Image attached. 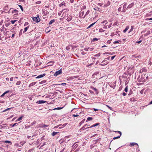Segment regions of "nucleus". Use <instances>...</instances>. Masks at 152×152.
Masks as SVG:
<instances>
[{
	"label": "nucleus",
	"mask_w": 152,
	"mask_h": 152,
	"mask_svg": "<svg viewBox=\"0 0 152 152\" xmlns=\"http://www.w3.org/2000/svg\"><path fill=\"white\" fill-rule=\"evenodd\" d=\"M92 119H93V118L92 117H89L87 118V119L86 121L87 122L88 121L91 120H92Z\"/></svg>",
	"instance_id": "nucleus-22"
},
{
	"label": "nucleus",
	"mask_w": 152,
	"mask_h": 152,
	"mask_svg": "<svg viewBox=\"0 0 152 152\" xmlns=\"http://www.w3.org/2000/svg\"><path fill=\"white\" fill-rule=\"evenodd\" d=\"M46 142H44L43 144L41 146L40 148H41L42 147H43V146L45 145Z\"/></svg>",
	"instance_id": "nucleus-50"
},
{
	"label": "nucleus",
	"mask_w": 152,
	"mask_h": 152,
	"mask_svg": "<svg viewBox=\"0 0 152 152\" xmlns=\"http://www.w3.org/2000/svg\"><path fill=\"white\" fill-rule=\"evenodd\" d=\"M29 28V26H28L24 28L23 32L24 33L26 32Z\"/></svg>",
	"instance_id": "nucleus-20"
},
{
	"label": "nucleus",
	"mask_w": 152,
	"mask_h": 152,
	"mask_svg": "<svg viewBox=\"0 0 152 152\" xmlns=\"http://www.w3.org/2000/svg\"><path fill=\"white\" fill-rule=\"evenodd\" d=\"M66 83H61V84H56V85H61V86H65V85H66Z\"/></svg>",
	"instance_id": "nucleus-24"
},
{
	"label": "nucleus",
	"mask_w": 152,
	"mask_h": 152,
	"mask_svg": "<svg viewBox=\"0 0 152 152\" xmlns=\"http://www.w3.org/2000/svg\"><path fill=\"white\" fill-rule=\"evenodd\" d=\"M23 116H20V117L19 118H18L15 121L17 122V121H20V120H21L22 119V118H23Z\"/></svg>",
	"instance_id": "nucleus-15"
},
{
	"label": "nucleus",
	"mask_w": 152,
	"mask_h": 152,
	"mask_svg": "<svg viewBox=\"0 0 152 152\" xmlns=\"http://www.w3.org/2000/svg\"><path fill=\"white\" fill-rule=\"evenodd\" d=\"M89 10H88L86 12L85 15L84 16V17H85L86 15H88L89 13Z\"/></svg>",
	"instance_id": "nucleus-34"
},
{
	"label": "nucleus",
	"mask_w": 152,
	"mask_h": 152,
	"mask_svg": "<svg viewBox=\"0 0 152 152\" xmlns=\"http://www.w3.org/2000/svg\"><path fill=\"white\" fill-rule=\"evenodd\" d=\"M126 92H127V91H128V88H127V87H126L125 89H124V90Z\"/></svg>",
	"instance_id": "nucleus-48"
},
{
	"label": "nucleus",
	"mask_w": 152,
	"mask_h": 152,
	"mask_svg": "<svg viewBox=\"0 0 152 152\" xmlns=\"http://www.w3.org/2000/svg\"><path fill=\"white\" fill-rule=\"evenodd\" d=\"M129 28V27L128 26H127L125 29L123 31V32L124 33H125L128 29Z\"/></svg>",
	"instance_id": "nucleus-19"
},
{
	"label": "nucleus",
	"mask_w": 152,
	"mask_h": 152,
	"mask_svg": "<svg viewBox=\"0 0 152 152\" xmlns=\"http://www.w3.org/2000/svg\"><path fill=\"white\" fill-rule=\"evenodd\" d=\"M33 20H34V21H35L36 22H39L40 20V19L39 16L34 17L33 18Z\"/></svg>",
	"instance_id": "nucleus-2"
},
{
	"label": "nucleus",
	"mask_w": 152,
	"mask_h": 152,
	"mask_svg": "<svg viewBox=\"0 0 152 152\" xmlns=\"http://www.w3.org/2000/svg\"><path fill=\"white\" fill-rule=\"evenodd\" d=\"M134 29V26H132L131 27V29L130 31H129V33H130Z\"/></svg>",
	"instance_id": "nucleus-25"
},
{
	"label": "nucleus",
	"mask_w": 152,
	"mask_h": 152,
	"mask_svg": "<svg viewBox=\"0 0 152 152\" xmlns=\"http://www.w3.org/2000/svg\"><path fill=\"white\" fill-rule=\"evenodd\" d=\"M99 123H96V124H95L92 125L91 127H89V128L94 127L96 126H97L99 125ZM88 128H89V127L87 128H86L85 129H88Z\"/></svg>",
	"instance_id": "nucleus-10"
},
{
	"label": "nucleus",
	"mask_w": 152,
	"mask_h": 152,
	"mask_svg": "<svg viewBox=\"0 0 152 152\" xmlns=\"http://www.w3.org/2000/svg\"><path fill=\"white\" fill-rule=\"evenodd\" d=\"M134 4L133 3H132L130 4L127 7V8H130L133 6Z\"/></svg>",
	"instance_id": "nucleus-13"
},
{
	"label": "nucleus",
	"mask_w": 152,
	"mask_h": 152,
	"mask_svg": "<svg viewBox=\"0 0 152 152\" xmlns=\"http://www.w3.org/2000/svg\"><path fill=\"white\" fill-rule=\"evenodd\" d=\"M7 126H2L1 125H0V128H6L7 129Z\"/></svg>",
	"instance_id": "nucleus-36"
},
{
	"label": "nucleus",
	"mask_w": 152,
	"mask_h": 152,
	"mask_svg": "<svg viewBox=\"0 0 152 152\" xmlns=\"http://www.w3.org/2000/svg\"><path fill=\"white\" fill-rule=\"evenodd\" d=\"M18 12V11L17 10H13V11H12V13H15V12Z\"/></svg>",
	"instance_id": "nucleus-35"
},
{
	"label": "nucleus",
	"mask_w": 152,
	"mask_h": 152,
	"mask_svg": "<svg viewBox=\"0 0 152 152\" xmlns=\"http://www.w3.org/2000/svg\"><path fill=\"white\" fill-rule=\"evenodd\" d=\"M108 63L107 62H106L104 60L102 62V64H100V65L102 66H104L106 65Z\"/></svg>",
	"instance_id": "nucleus-8"
},
{
	"label": "nucleus",
	"mask_w": 152,
	"mask_h": 152,
	"mask_svg": "<svg viewBox=\"0 0 152 152\" xmlns=\"http://www.w3.org/2000/svg\"><path fill=\"white\" fill-rule=\"evenodd\" d=\"M146 20H152V18H147L146 19Z\"/></svg>",
	"instance_id": "nucleus-51"
},
{
	"label": "nucleus",
	"mask_w": 152,
	"mask_h": 152,
	"mask_svg": "<svg viewBox=\"0 0 152 152\" xmlns=\"http://www.w3.org/2000/svg\"><path fill=\"white\" fill-rule=\"evenodd\" d=\"M134 145H137V148H138L139 146L138 144L136 142H131L130 143L129 146H134Z\"/></svg>",
	"instance_id": "nucleus-6"
},
{
	"label": "nucleus",
	"mask_w": 152,
	"mask_h": 152,
	"mask_svg": "<svg viewBox=\"0 0 152 152\" xmlns=\"http://www.w3.org/2000/svg\"><path fill=\"white\" fill-rule=\"evenodd\" d=\"M46 102V101H44V100H39L37 101L36 103L38 104H42L45 103Z\"/></svg>",
	"instance_id": "nucleus-7"
},
{
	"label": "nucleus",
	"mask_w": 152,
	"mask_h": 152,
	"mask_svg": "<svg viewBox=\"0 0 152 152\" xmlns=\"http://www.w3.org/2000/svg\"><path fill=\"white\" fill-rule=\"evenodd\" d=\"M98 40V39L97 38H95L93 39V41H97Z\"/></svg>",
	"instance_id": "nucleus-43"
},
{
	"label": "nucleus",
	"mask_w": 152,
	"mask_h": 152,
	"mask_svg": "<svg viewBox=\"0 0 152 152\" xmlns=\"http://www.w3.org/2000/svg\"><path fill=\"white\" fill-rule=\"evenodd\" d=\"M69 15L68 12V11H65L63 12V13L62 14V17H63V18L64 19H66L68 16Z\"/></svg>",
	"instance_id": "nucleus-1"
},
{
	"label": "nucleus",
	"mask_w": 152,
	"mask_h": 152,
	"mask_svg": "<svg viewBox=\"0 0 152 152\" xmlns=\"http://www.w3.org/2000/svg\"><path fill=\"white\" fill-rule=\"evenodd\" d=\"M110 1H108L107 3L106 4H104V6H103V7H106L107 6H109L110 5Z\"/></svg>",
	"instance_id": "nucleus-11"
},
{
	"label": "nucleus",
	"mask_w": 152,
	"mask_h": 152,
	"mask_svg": "<svg viewBox=\"0 0 152 152\" xmlns=\"http://www.w3.org/2000/svg\"><path fill=\"white\" fill-rule=\"evenodd\" d=\"M58 133L57 132H53L52 133V135L53 136H54Z\"/></svg>",
	"instance_id": "nucleus-21"
},
{
	"label": "nucleus",
	"mask_w": 152,
	"mask_h": 152,
	"mask_svg": "<svg viewBox=\"0 0 152 152\" xmlns=\"http://www.w3.org/2000/svg\"><path fill=\"white\" fill-rule=\"evenodd\" d=\"M107 20H105L103 21L101 23H105V24H106L107 23Z\"/></svg>",
	"instance_id": "nucleus-32"
},
{
	"label": "nucleus",
	"mask_w": 152,
	"mask_h": 152,
	"mask_svg": "<svg viewBox=\"0 0 152 152\" xmlns=\"http://www.w3.org/2000/svg\"><path fill=\"white\" fill-rule=\"evenodd\" d=\"M123 95L124 96H125L126 95V94L125 92H123L122 93Z\"/></svg>",
	"instance_id": "nucleus-63"
},
{
	"label": "nucleus",
	"mask_w": 152,
	"mask_h": 152,
	"mask_svg": "<svg viewBox=\"0 0 152 152\" xmlns=\"http://www.w3.org/2000/svg\"><path fill=\"white\" fill-rule=\"evenodd\" d=\"M66 49L67 50H69L70 49V47L69 46L66 47Z\"/></svg>",
	"instance_id": "nucleus-47"
},
{
	"label": "nucleus",
	"mask_w": 152,
	"mask_h": 152,
	"mask_svg": "<svg viewBox=\"0 0 152 152\" xmlns=\"http://www.w3.org/2000/svg\"><path fill=\"white\" fill-rule=\"evenodd\" d=\"M100 53H99L97 54H96L94 56L95 57H99L100 56Z\"/></svg>",
	"instance_id": "nucleus-31"
},
{
	"label": "nucleus",
	"mask_w": 152,
	"mask_h": 152,
	"mask_svg": "<svg viewBox=\"0 0 152 152\" xmlns=\"http://www.w3.org/2000/svg\"><path fill=\"white\" fill-rule=\"evenodd\" d=\"M126 6V4H125L123 6V9H125Z\"/></svg>",
	"instance_id": "nucleus-53"
},
{
	"label": "nucleus",
	"mask_w": 152,
	"mask_h": 152,
	"mask_svg": "<svg viewBox=\"0 0 152 152\" xmlns=\"http://www.w3.org/2000/svg\"><path fill=\"white\" fill-rule=\"evenodd\" d=\"M25 143V142H20V144L21 145H20V146H22L23 144Z\"/></svg>",
	"instance_id": "nucleus-38"
},
{
	"label": "nucleus",
	"mask_w": 152,
	"mask_h": 152,
	"mask_svg": "<svg viewBox=\"0 0 152 152\" xmlns=\"http://www.w3.org/2000/svg\"><path fill=\"white\" fill-rule=\"evenodd\" d=\"M51 30L49 29V27H48L46 29L45 31L46 32V33H48Z\"/></svg>",
	"instance_id": "nucleus-26"
},
{
	"label": "nucleus",
	"mask_w": 152,
	"mask_h": 152,
	"mask_svg": "<svg viewBox=\"0 0 152 152\" xmlns=\"http://www.w3.org/2000/svg\"><path fill=\"white\" fill-rule=\"evenodd\" d=\"M72 17L70 15H69L68 17L66 18V19H65L66 20H67V21L69 22L72 20Z\"/></svg>",
	"instance_id": "nucleus-5"
},
{
	"label": "nucleus",
	"mask_w": 152,
	"mask_h": 152,
	"mask_svg": "<svg viewBox=\"0 0 152 152\" xmlns=\"http://www.w3.org/2000/svg\"><path fill=\"white\" fill-rule=\"evenodd\" d=\"M84 50H86V51H89V50H88V48H85L84 49Z\"/></svg>",
	"instance_id": "nucleus-58"
},
{
	"label": "nucleus",
	"mask_w": 152,
	"mask_h": 152,
	"mask_svg": "<svg viewBox=\"0 0 152 152\" xmlns=\"http://www.w3.org/2000/svg\"><path fill=\"white\" fill-rule=\"evenodd\" d=\"M103 4L100 3H99L98 4V5L99 6H102L103 5Z\"/></svg>",
	"instance_id": "nucleus-57"
},
{
	"label": "nucleus",
	"mask_w": 152,
	"mask_h": 152,
	"mask_svg": "<svg viewBox=\"0 0 152 152\" xmlns=\"http://www.w3.org/2000/svg\"><path fill=\"white\" fill-rule=\"evenodd\" d=\"M62 108H63V107H57V108H56L55 109H54V110H55V109L59 110V109H61Z\"/></svg>",
	"instance_id": "nucleus-55"
},
{
	"label": "nucleus",
	"mask_w": 152,
	"mask_h": 152,
	"mask_svg": "<svg viewBox=\"0 0 152 152\" xmlns=\"http://www.w3.org/2000/svg\"><path fill=\"white\" fill-rule=\"evenodd\" d=\"M115 56H112L111 57V60H113L115 58Z\"/></svg>",
	"instance_id": "nucleus-56"
},
{
	"label": "nucleus",
	"mask_w": 152,
	"mask_h": 152,
	"mask_svg": "<svg viewBox=\"0 0 152 152\" xmlns=\"http://www.w3.org/2000/svg\"><path fill=\"white\" fill-rule=\"evenodd\" d=\"M67 123H65V124H64L61 127H60L59 128H63V127L67 125Z\"/></svg>",
	"instance_id": "nucleus-30"
},
{
	"label": "nucleus",
	"mask_w": 152,
	"mask_h": 152,
	"mask_svg": "<svg viewBox=\"0 0 152 152\" xmlns=\"http://www.w3.org/2000/svg\"><path fill=\"white\" fill-rule=\"evenodd\" d=\"M18 125V123H15L14 124H10V126H11L12 127H14L15 126H16Z\"/></svg>",
	"instance_id": "nucleus-14"
},
{
	"label": "nucleus",
	"mask_w": 152,
	"mask_h": 152,
	"mask_svg": "<svg viewBox=\"0 0 152 152\" xmlns=\"http://www.w3.org/2000/svg\"><path fill=\"white\" fill-rule=\"evenodd\" d=\"M36 123V121H34L33 122L31 123V125H33L34 124Z\"/></svg>",
	"instance_id": "nucleus-45"
},
{
	"label": "nucleus",
	"mask_w": 152,
	"mask_h": 152,
	"mask_svg": "<svg viewBox=\"0 0 152 152\" xmlns=\"http://www.w3.org/2000/svg\"><path fill=\"white\" fill-rule=\"evenodd\" d=\"M20 83H21V82L20 81H18L17 82L16 84L17 85H20Z\"/></svg>",
	"instance_id": "nucleus-42"
},
{
	"label": "nucleus",
	"mask_w": 152,
	"mask_h": 152,
	"mask_svg": "<svg viewBox=\"0 0 152 152\" xmlns=\"http://www.w3.org/2000/svg\"><path fill=\"white\" fill-rule=\"evenodd\" d=\"M99 73V72L98 71L95 72L93 74V75H96Z\"/></svg>",
	"instance_id": "nucleus-33"
},
{
	"label": "nucleus",
	"mask_w": 152,
	"mask_h": 152,
	"mask_svg": "<svg viewBox=\"0 0 152 152\" xmlns=\"http://www.w3.org/2000/svg\"><path fill=\"white\" fill-rule=\"evenodd\" d=\"M118 22H116L113 24V26H117Z\"/></svg>",
	"instance_id": "nucleus-49"
},
{
	"label": "nucleus",
	"mask_w": 152,
	"mask_h": 152,
	"mask_svg": "<svg viewBox=\"0 0 152 152\" xmlns=\"http://www.w3.org/2000/svg\"><path fill=\"white\" fill-rule=\"evenodd\" d=\"M55 20L54 19H53V20H51V21H50V22H49L48 24L49 25H51V24H52L53 22H55Z\"/></svg>",
	"instance_id": "nucleus-17"
},
{
	"label": "nucleus",
	"mask_w": 152,
	"mask_h": 152,
	"mask_svg": "<svg viewBox=\"0 0 152 152\" xmlns=\"http://www.w3.org/2000/svg\"><path fill=\"white\" fill-rule=\"evenodd\" d=\"M10 109V108L7 109H6V110H3V112H5V111H7V110H9Z\"/></svg>",
	"instance_id": "nucleus-61"
},
{
	"label": "nucleus",
	"mask_w": 152,
	"mask_h": 152,
	"mask_svg": "<svg viewBox=\"0 0 152 152\" xmlns=\"http://www.w3.org/2000/svg\"><path fill=\"white\" fill-rule=\"evenodd\" d=\"M49 126V125H45V124H43L41 126V127L42 128H45L46 127H48Z\"/></svg>",
	"instance_id": "nucleus-23"
},
{
	"label": "nucleus",
	"mask_w": 152,
	"mask_h": 152,
	"mask_svg": "<svg viewBox=\"0 0 152 152\" xmlns=\"http://www.w3.org/2000/svg\"><path fill=\"white\" fill-rule=\"evenodd\" d=\"M45 75V74H44L42 75H40L39 76H38L37 77H36V78H42Z\"/></svg>",
	"instance_id": "nucleus-12"
},
{
	"label": "nucleus",
	"mask_w": 152,
	"mask_h": 152,
	"mask_svg": "<svg viewBox=\"0 0 152 152\" xmlns=\"http://www.w3.org/2000/svg\"><path fill=\"white\" fill-rule=\"evenodd\" d=\"M36 83V82H33L31 83L30 85H29V86H33L35 85Z\"/></svg>",
	"instance_id": "nucleus-27"
},
{
	"label": "nucleus",
	"mask_w": 152,
	"mask_h": 152,
	"mask_svg": "<svg viewBox=\"0 0 152 152\" xmlns=\"http://www.w3.org/2000/svg\"><path fill=\"white\" fill-rule=\"evenodd\" d=\"M3 142L4 143H6L9 144L10 145L12 144V142L10 141L9 140H5L3 141Z\"/></svg>",
	"instance_id": "nucleus-9"
},
{
	"label": "nucleus",
	"mask_w": 152,
	"mask_h": 152,
	"mask_svg": "<svg viewBox=\"0 0 152 152\" xmlns=\"http://www.w3.org/2000/svg\"><path fill=\"white\" fill-rule=\"evenodd\" d=\"M93 48H88V50L89 51H92L93 50Z\"/></svg>",
	"instance_id": "nucleus-52"
},
{
	"label": "nucleus",
	"mask_w": 152,
	"mask_h": 152,
	"mask_svg": "<svg viewBox=\"0 0 152 152\" xmlns=\"http://www.w3.org/2000/svg\"><path fill=\"white\" fill-rule=\"evenodd\" d=\"M115 132L118 133L120 134V135L118 136H117V137H114V138H113V140H115V139H117L119 138L121 136V134H122L121 132L119 131H115Z\"/></svg>",
	"instance_id": "nucleus-3"
},
{
	"label": "nucleus",
	"mask_w": 152,
	"mask_h": 152,
	"mask_svg": "<svg viewBox=\"0 0 152 152\" xmlns=\"http://www.w3.org/2000/svg\"><path fill=\"white\" fill-rule=\"evenodd\" d=\"M78 146V145L77 144L74 143L73 145L72 146H74V148H76L77 146Z\"/></svg>",
	"instance_id": "nucleus-28"
},
{
	"label": "nucleus",
	"mask_w": 152,
	"mask_h": 152,
	"mask_svg": "<svg viewBox=\"0 0 152 152\" xmlns=\"http://www.w3.org/2000/svg\"><path fill=\"white\" fill-rule=\"evenodd\" d=\"M65 10H62L61 12H59L58 13V15L59 16L61 15V13H62V12H63Z\"/></svg>",
	"instance_id": "nucleus-37"
},
{
	"label": "nucleus",
	"mask_w": 152,
	"mask_h": 152,
	"mask_svg": "<svg viewBox=\"0 0 152 152\" xmlns=\"http://www.w3.org/2000/svg\"><path fill=\"white\" fill-rule=\"evenodd\" d=\"M92 89H93V90H94V91H97V89L96 88H94V87H93V88H92Z\"/></svg>",
	"instance_id": "nucleus-62"
},
{
	"label": "nucleus",
	"mask_w": 152,
	"mask_h": 152,
	"mask_svg": "<svg viewBox=\"0 0 152 152\" xmlns=\"http://www.w3.org/2000/svg\"><path fill=\"white\" fill-rule=\"evenodd\" d=\"M85 120V119H84L79 124L80 125V126L82 124H83Z\"/></svg>",
	"instance_id": "nucleus-29"
},
{
	"label": "nucleus",
	"mask_w": 152,
	"mask_h": 152,
	"mask_svg": "<svg viewBox=\"0 0 152 152\" xmlns=\"http://www.w3.org/2000/svg\"><path fill=\"white\" fill-rule=\"evenodd\" d=\"M96 22L91 24L90 26L91 27H92L93 26L95 23Z\"/></svg>",
	"instance_id": "nucleus-54"
},
{
	"label": "nucleus",
	"mask_w": 152,
	"mask_h": 152,
	"mask_svg": "<svg viewBox=\"0 0 152 152\" xmlns=\"http://www.w3.org/2000/svg\"><path fill=\"white\" fill-rule=\"evenodd\" d=\"M30 127V126H28V125H26L25 126V128H26V129H28V128H29V127Z\"/></svg>",
	"instance_id": "nucleus-44"
},
{
	"label": "nucleus",
	"mask_w": 152,
	"mask_h": 152,
	"mask_svg": "<svg viewBox=\"0 0 152 152\" xmlns=\"http://www.w3.org/2000/svg\"><path fill=\"white\" fill-rule=\"evenodd\" d=\"M104 30H103L101 28L99 30V31L100 32H104Z\"/></svg>",
	"instance_id": "nucleus-41"
},
{
	"label": "nucleus",
	"mask_w": 152,
	"mask_h": 152,
	"mask_svg": "<svg viewBox=\"0 0 152 152\" xmlns=\"http://www.w3.org/2000/svg\"><path fill=\"white\" fill-rule=\"evenodd\" d=\"M19 7L20 8V9H21V10L23 11V7L21 5H19Z\"/></svg>",
	"instance_id": "nucleus-40"
},
{
	"label": "nucleus",
	"mask_w": 152,
	"mask_h": 152,
	"mask_svg": "<svg viewBox=\"0 0 152 152\" xmlns=\"http://www.w3.org/2000/svg\"><path fill=\"white\" fill-rule=\"evenodd\" d=\"M65 3L64 2H63L59 4V6L60 7H61L63 5H65Z\"/></svg>",
	"instance_id": "nucleus-18"
},
{
	"label": "nucleus",
	"mask_w": 152,
	"mask_h": 152,
	"mask_svg": "<svg viewBox=\"0 0 152 152\" xmlns=\"http://www.w3.org/2000/svg\"><path fill=\"white\" fill-rule=\"evenodd\" d=\"M73 117H77L79 116L78 115H72Z\"/></svg>",
	"instance_id": "nucleus-60"
},
{
	"label": "nucleus",
	"mask_w": 152,
	"mask_h": 152,
	"mask_svg": "<svg viewBox=\"0 0 152 152\" xmlns=\"http://www.w3.org/2000/svg\"><path fill=\"white\" fill-rule=\"evenodd\" d=\"M104 55L109 54V55H112L113 54V53L111 52H105V53H104Z\"/></svg>",
	"instance_id": "nucleus-16"
},
{
	"label": "nucleus",
	"mask_w": 152,
	"mask_h": 152,
	"mask_svg": "<svg viewBox=\"0 0 152 152\" xmlns=\"http://www.w3.org/2000/svg\"><path fill=\"white\" fill-rule=\"evenodd\" d=\"M10 81H12L13 80V77H12L10 78Z\"/></svg>",
	"instance_id": "nucleus-64"
},
{
	"label": "nucleus",
	"mask_w": 152,
	"mask_h": 152,
	"mask_svg": "<svg viewBox=\"0 0 152 152\" xmlns=\"http://www.w3.org/2000/svg\"><path fill=\"white\" fill-rule=\"evenodd\" d=\"M150 31H148V32L147 33H146V34H145V36H147V35H149V34H150Z\"/></svg>",
	"instance_id": "nucleus-46"
},
{
	"label": "nucleus",
	"mask_w": 152,
	"mask_h": 152,
	"mask_svg": "<svg viewBox=\"0 0 152 152\" xmlns=\"http://www.w3.org/2000/svg\"><path fill=\"white\" fill-rule=\"evenodd\" d=\"M15 145L17 146L18 147H21V146H20L19 145V144L18 143H16Z\"/></svg>",
	"instance_id": "nucleus-59"
},
{
	"label": "nucleus",
	"mask_w": 152,
	"mask_h": 152,
	"mask_svg": "<svg viewBox=\"0 0 152 152\" xmlns=\"http://www.w3.org/2000/svg\"><path fill=\"white\" fill-rule=\"evenodd\" d=\"M62 72V71L60 69L59 70H58L56 72L54 73V75L55 76H57L58 75L60 74Z\"/></svg>",
	"instance_id": "nucleus-4"
},
{
	"label": "nucleus",
	"mask_w": 152,
	"mask_h": 152,
	"mask_svg": "<svg viewBox=\"0 0 152 152\" xmlns=\"http://www.w3.org/2000/svg\"><path fill=\"white\" fill-rule=\"evenodd\" d=\"M16 21V20H11L10 22L12 24H14L15 23V22Z\"/></svg>",
	"instance_id": "nucleus-39"
}]
</instances>
